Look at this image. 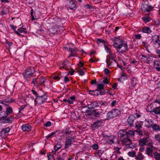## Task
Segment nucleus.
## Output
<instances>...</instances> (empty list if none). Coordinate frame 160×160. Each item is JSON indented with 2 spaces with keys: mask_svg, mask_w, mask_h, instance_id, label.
Segmentation results:
<instances>
[{
  "mask_svg": "<svg viewBox=\"0 0 160 160\" xmlns=\"http://www.w3.org/2000/svg\"><path fill=\"white\" fill-rule=\"evenodd\" d=\"M104 48L105 50L108 53V52L109 53L110 52H112L111 50L105 45H104Z\"/></svg>",
  "mask_w": 160,
  "mask_h": 160,
  "instance_id": "nucleus-50",
  "label": "nucleus"
},
{
  "mask_svg": "<svg viewBox=\"0 0 160 160\" xmlns=\"http://www.w3.org/2000/svg\"><path fill=\"white\" fill-rule=\"evenodd\" d=\"M8 115L5 111H2L0 112V120L2 121L6 119Z\"/></svg>",
  "mask_w": 160,
  "mask_h": 160,
  "instance_id": "nucleus-23",
  "label": "nucleus"
},
{
  "mask_svg": "<svg viewBox=\"0 0 160 160\" xmlns=\"http://www.w3.org/2000/svg\"><path fill=\"white\" fill-rule=\"evenodd\" d=\"M15 118L13 115H11L8 117L6 119H4V121H2V122L4 123H11L14 119Z\"/></svg>",
  "mask_w": 160,
  "mask_h": 160,
  "instance_id": "nucleus-15",
  "label": "nucleus"
},
{
  "mask_svg": "<svg viewBox=\"0 0 160 160\" xmlns=\"http://www.w3.org/2000/svg\"><path fill=\"white\" fill-rule=\"evenodd\" d=\"M152 41L154 45L158 44V47H160V40L158 35H154L152 38Z\"/></svg>",
  "mask_w": 160,
  "mask_h": 160,
  "instance_id": "nucleus-11",
  "label": "nucleus"
},
{
  "mask_svg": "<svg viewBox=\"0 0 160 160\" xmlns=\"http://www.w3.org/2000/svg\"><path fill=\"white\" fill-rule=\"evenodd\" d=\"M142 31L143 33L147 34H149L152 32L150 28L146 26H144L142 28Z\"/></svg>",
  "mask_w": 160,
  "mask_h": 160,
  "instance_id": "nucleus-25",
  "label": "nucleus"
},
{
  "mask_svg": "<svg viewBox=\"0 0 160 160\" xmlns=\"http://www.w3.org/2000/svg\"><path fill=\"white\" fill-rule=\"evenodd\" d=\"M97 87L98 89V90L104 89V85L102 84H99L97 85Z\"/></svg>",
  "mask_w": 160,
  "mask_h": 160,
  "instance_id": "nucleus-40",
  "label": "nucleus"
},
{
  "mask_svg": "<svg viewBox=\"0 0 160 160\" xmlns=\"http://www.w3.org/2000/svg\"><path fill=\"white\" fill-rule=\"evenodd\" d=\"M51 125V123L49 121L47 122L46 123L44 124V126L45 127H49Z\"/></svg>",
  "mask_w": 160,
  "mask_h": 160,
  "instance_id": "nucleus-57",
  "label": "nucleus"
},
{
  "mask_svg": "<svg viewBox=\"0 0 160 160\" xmlns=\"http://www.w3.org/2000/svg\"><path fill=\"white\" fill-rule=\"evenodd\" d=\"M99 104L103 107H105L107 106V103L105 102H103L102 101H99Z\"/></svg>",
  "mask_w": 160,
  "mask_h": 160,
  "instance_id": "nucleus-49",
  "label": "nucleus"
},
{
  "mask_svg": "<svg viewBox=\"0 0 160 160\" xmlns=\"http://www.w3.org/2000/svg\"><path fill=\"white\" fill-rule=\"evenodd\" d=\"M34 68L32 66L29 67L24 70L22 73L24 79L27 82L30 81V78L32 77L35 72Z\"/></svg>",
  "mask_w": 160,
  "mask_h": 160,
  "instance_id": "nucleus-3",
  "label": "nucleus"
},
{
  "mask_svg": "<svg viewBox=\"0 0 160 160\" xmlns=\"http://www.w3.org/2000/svg\"><path fill=\"white\" fill-rule=\"evenodd\" d=\"M33 9H32L31 11V15L32 17V21L36 19L35 18H34V17L33 15Z\"/></svg>",
  "mask_w": 160,
  "mask_h": 160,
  "instance_id": "nucleus-54",
  "label": "nucleus"
},
{
  "mask_svg": "<svg viewBox=\"0 0 160 160\" xmlns=\"http://www.w3.org/2000/svg\"><path fill=\"white\" fill-rule=\"evenodd\" d=\"M153 102L158 103L160 105V99H156Z\"/></svg>",
  "mask_w": 160,
  "mask_h": 160,
  "instance_id": "nucleus-63",
  "label": "nucleus"
},
{
  "mask_svg": "<svg viewBox=\"0 0 160 160\" xmlns=\"http://www.w3.org/2000/svg\"><path fill=\"white\" fill-rule=\"evenodd\" d=\"M136 152L135 151H131L129 152H128V155L131 157H134L136 156Z\"/></svg>",
  "mask_w": 160,
  "mask_h": 160,
  "instance_id": "nucleus-38",
  "label": "nucleus"
},
{
  "mask_svg": "<svg viewBox=\"0 0 160 160\" xmlns=\"http://www.w3.org/2000/svg\"><path fill=\"white\" fill-rule=\"evenodd\" d=\"M144 158V156L140 152H138L137 154L136 155L135 159L136 160H143Z\"/></svg>",
  "mask_w": 160,
  "mask_h": 160,
  "instance_id": "nucleus-24",
  "label": "nucleus"
},
{
  "mask_svg": "<svg viewBox=\"0 0 160 160\" xmlns=\"http://www.w3.org/2000/svg\"><path fill=\"white\" fill-rule=\"evenodd\" d=\"M156 53L158 55V57L160 58V50L158 49H156Z\"/></svg>",
  "mask_w": 160,
  "mask_h": 160,
  "instance_id": "nucleus-58",
  "label": "nucleus"
},
{
  "mask_svg": "<svg viewBox=\"0 0 160 160\" xmlns=\"http://www.w3.org/2000/svg\"><path fill=\"white\" fill-rule=\"evenodd\" d=\"M104 72L105 73H106V74H108L110 72V71L108 68H106L104 69Z\"/></svg>",
  "mask_w": 160,
  "mask_h": 160,
  "instance_id": "nucleus-59",
  "label": "nucleus"
},
{
  "mask_svg": "<svg viewBox=\"0 0 160 160\" xmlns=\"http://www.w3.org/2000/svg\"><path fill=\"white\" fill-rule=\"evenodd\" d=\"M39 85L45 86V82L47 81H48L49 80L46 77L42 76L39 78Z\"/></svg>",
  "mask_w": 160,
  "mask_h": 160,
  "instance_id": "nucleus-20",
  "label": "nucleus"
},
{
  "mask_svg": "<svg viewBox=\"0 0 160 160\" xmlns=\"http://www.w3.org/2000/svg\"><path fill=\"white\" fill-rule=\"evenodd\" d=\"M149 145L150 147H148L146 148V153L148 155H150L152 153L154 148L152 143H149Z\"/></svg>",
  "mask_w": 160,
  "mask_h": 160,
  "instance_id": "nucleus-21",
  "label": "nucleus"
},
{
  "mask_svg": "<svg viewBox=\"0 0 160 160\" xmlns=\"http://www.w3.org/2000/svg\"><path fill=\"white\" fill-rule=\"evenodd\" d=\"M102 154V152L101 150H99L96 152L95 153V156L96 157H101Z\"/></svg>",
  "mask_w": 160,
  "mask_h": 160,
  "instance_id": "nucleus-39",
  "label": "nucleus"
},
{
  "mask_svg": "<svg viewBox=\"0 0 160 160\" xmlns=\"http://www.w3.org/2000/svg\"><path fill=\"white\" fill-rule=\"evenodd\" d=\"M63 101L64 102H67L68 103L70 104H72L73 102L69 99H64Z\"/></svg>",
  "mask_w": 160,
  "mask_h": 160,
  "instance_id": "nucleus-51",
  "label": "nucleus"
},
{
  "mask_svg": "<svg viewBox=\"0 0 160 160\" xmlns=\"http://www.w3.org/2000/svg\"><path fill=\"white\" fill-rule=\"evenodd\" d=\"M148 112H150L151 114L155 115H160V106L154 108L151 111L148 110Z\"/></svg>",
  "mask_w": 160,
  "mask_h": 160,
  "instance_id": "nucleus-12",
  "label": "nucleus"
},
{
  "mask_svg": "<svg viewBox=\"0 0 160 160\" xmlns=\"http://www.w3.org/2000/svg\"><path fill=\"white\" fill-rule=\"evenodd\" d=\"M136 118L133 115H130L128 119V122L131 126L133 125V123Z\"/></svg>",
  "mask_w": 160,
  "mask_h": 160,
  "instance_id": "nucleus-17",
  "label": "nucleus"
},
{
  "mask_svg": "<svg viewBox=\"0 0 160 160\" xmlns=\"http://www.w3.org/2000/svg\"><path fill=\"white\" fill-rule=\"evenodd\" d=\"M32 83L36 87H38L39 85V83L38 82L37 78H34L32 79V81L31 82V84Z\"/></svg>",
  "mask_w": 160,
  "mask_h": 160,
  "instance_id": "nucleus-34",
  "label": "nucleus"
},
{
  "mask_svg": "<svg viewBox=\"0 0 160 160\" xmlns=\"http://www.w3.org/2000/svg\"><path fill=\"white\" fill-rule=\"evenodd\" d=\"M116 142L118 144H120L118 140L116 141L115 139H112L111 140H110L109 141V143L111 144H112L114 143H116Z\"/></svg>",
  "mask_w": 160,
  "mask_h": 160,
  "instance_id": "nucleus-43",
  "label": "nucleus"
},
{
  "mask_svg": "<svg viewBox=\"0 0 160 160\" xmlns=\"http://www.w3.org/2000/svg\"><path fill=\"white\" fill-rule=\"evenodd\" d=\"M32 127L28 124H24L22 126V129L24 132H29L31 130Z\"/></svg>",
  "mask_w": 160,
  "mask_h": 160,
  "instance_id": "nucleus-14",
  "label": "nucleus"
},
{
  "mask_svg": "<svg viewBox=\"0 0 160 160\" xmlns=\"http://www.w3.org/2000/svg\"><path fill=\"white\" fill-rule=\"evenodd\" d=\"M154 158L156 160H160V154L157 152H155L153 153Z\"/></svg>",
  "mask_w": 160,
  "mask_h": 160,
  "instance_id": "nucleus-35",
  "label": "nucleus"
},
{
  "mask_svg": "<svg viewBox=\"0 0 160 160\" xmlns=\"http://www.w3.org/2000/svg\"><path fill=\"white\" fill-rule=\"evenodd\" d=\"M69 66V63L68 62H64L60 66V68H63L67 70V68Z\"/></svg>",
  "mask_w": 160,
  "mask_h": 160,
  "instance_id": "nucleus-30",
  "label": "nucleus"
},
{
  "mask_svg": "<svg viewBox=\"0 0 160 160\" xmlns=\"http://www.w3.org/2000/svg\"><path fill=\"white\" fill-rule=\"evenodd\" d=\"M47 96L46 94H44L42 96H38L34 101L35 103V104H42L47 100Z\"/></svg>",
  "mask_w": 160,
  "mask_h": 160,
  "instance_id": "nucleus-5",
  "label": "nucleus"
},
{
  "mask_svg": "<svg viewBox=\"0 0 160 160\" xmlns=\"http://www.w3.org/2000/svg\"><path fill=\"white\" fill-rule=\"evenodd\" d=\"M97 41V42L98 43V44H100V43H101L103 44H104L105 42L104 40L101 38H98Z\"/></svg>",
  "mask_w": 160,
  "mask_h": 160,
  "instance_id": "nucleus-44",
  "label": "nucleus"
},
{
  "mask_svg": "<svg viewBox=\"0 0 160 160\" xmlns=\"http://www.w3.org/2000/svg\"><path fill=\"white\" fill-rule=\"evenodd\" d=\"M103 120H101L100 121H98L94 122L93 124L91 125V128L93 130H95L98 129L103 124Z\"/></svg>",
  "mask_w": 160,
  "mask_h": 160,
  "instance_id": "nucleus-9",
  "label": "nucleus"
},
{
  "mask_svg": "<svg viewBox=\"0 0 160 160\" xmlns=\"http://www.w3.org/2000/svg\"><path fill=\"white\" fill-rule=\"evenodd\" d=\"M75 137L68 136L65 139V148H68L71 146L73 142L75 141Z\"/></svg>",
  "mask_w": 160,
  "mask_h": 160,
  "instance_id": "nucleus-6",
  "label": "nucleus"
},
{
  "mask_svg": "<svg viewBox=\"0 0 160 160\" xmlns=\"http://www.w3.org/2000/svg\"><path fill=\"white\" fill-rule=\"evenodd\" d=\"M2 130L4 131L5 133H6L7 134L8 132H9L10 130V129L8 127L3 129Z\"/></svg>",
  "mask_w": 160,
  "mask_h": 160,
  "instance_id": "nucleus-55",
  "label": "nucleus"
},
{
  "mask_svg": "<svg viewBox=\"0 0 160 160\" xmlns=\"http://www.w3.org/2000/svg\"><path fill=\"white\" fill-rule=\"evenodd\" d=\"M143 124V122H141L139 123H137L135 125V126L138 129H140L142 128V125Z\"/></svg>",
  "mask_w": 160,
  "mask_h": 160,
  "instance_id": "nucleus-36",
  "label": "nucleus"
},
{
  "mask_svg": "<svg viewBox=\"0 0 160 160\" xmlns=\"http://www.w3.org/2000/svg\"><path fill=\"white\" fill-rule=\"evenodd\" d=\"M155 139L160 142V133L155 134L154 136Z\"/></svg>",
  "mask_w": 160,
  "mask_h": 160,
  "instance_id": "nucleus-42",
  "label": "nucleus"
},
{
  "mask_svg": "<svg viewBox=\"0 0 160 160\" xmlns=\"http://www.w3.org/2000/svg\"><path fill=\"white\" fill-rule=\"evenodd\" d=\"M78 72L80 75H83L84 74V71L81 69H79L78 70Z\"/></svg>",
  "mask_w": 160,
  "mask_h": 160,
  "instance_id": "nucleus-52",
  "label": "nucleus"
},
{
  "mask_svg": "<svg viewBox=\"0 0 160 160\" xmlns=\"http://www.w3.org/2000/svg\"><path fill=\"white\" fill-rule=\"evenodd\" d=\"M134 132L133 130H129L127 131L126 130L123 129L119 131L118 133V136L120 138L122 143H126L130 142V138H132L134 135Z\"/></svg>",
  "mask_w": 160,
  "mask_h": 160,
  "instance_id": "nucleus-2",
  "label": "nucleus"
},
{
  "mask_svg": "<svg viewBox=\"0 0 160 160\" xmlns=\"http://www.w3.org/2000/svg\"><path fill=\"white\" fill-rule=\"evenodd\" d=\"M154 7L155 8H160V2L154 5Z\"/></svg>",
  "mask_w": 160,
  "mask_h": 160,
  "instance_id": "nucleus-56",
  "label": "nucleus"
},
{
  "mask_svg": "<svg viewBox=\"0 0 160 160\" xmlns=\"http://www.w3.org/2000/svg\"><path fill=\"white\" fill-rule=\"evenodd\" d=\"M141 10L144 12H148L151 11L152 9V7L148 3H147L143 1L142 2V5L141 7Z\"/></svg>",
  "mask_w": 160,
  "mask_h": 160,
  "instance_id": "nucleus-7",
  "label": "nucleus"
},
{
  "mask_svg": "<svg viewBox=\"0 0 160 160\" xmlns=\"http://www.w3.org/2000/svg\"><path fill=\"white\" fill-rule=\"evenodd\" d=\"M141 56V58L144 59L145 60H148L147 57L146 56L145 54H142Z\"/></svg>",
  "mask_w": 160,
  "mask_h": 160,
  "instance_id": "nucleus-60",
  "label": "nucleus"
},
{
  "mask_svg": "<svg viewBox=\"0 0 160 160\" xmlns=\"http://www.w3.org/2000/svg\"><path fill=\"white\" fill-rule=\"evenodd\" d=\"M122 144L125 145V148H134L136 147L137 144L135 143H132L131 140H130V142H127L126 143H122Z\"/></svg>",
  "mask_w": 160,
  "mask_h": 160,
  "instance_id": "nucleus-10",
  "label": "nucleus"
},
{
  "mask_svg": "<svg viewBox=\"0 0 160 160\" xmlns=\"http://www.w3.org/2000/svg\"><path fill=\"white\" fill-rule=\"evenodd\" d=\"M153 124V122L151 119H146L144 121L145 126L147 128L151 127Z\"/></svg>",
  "mask_w": 160,
  "mask_h": 160,
  "instance_id": "nucleus-18",
  "label": "nucleus"
},
{
  "mask_svg": "<svg viewBox=\"0 0 160 160\" xmlns=\"http://www.w3.org/2000/svg\"><path fill=\"white\" fill-rule=\"evenodd\" d=\"M121 113L119 109H113L107 113V120L113 119L118 116L121 114Z\"/></svg>",
  "mask_w": 160,
  "mask_h": 160,
  "instance_id": "nucleus-4",
  "label": "nucleus"
},
{
  "mask_svg": "<svg viewBox=\"0 0 160 160\" xmlns=\"http://www.w3.org/2000/svg\"><path fill=\"white\" fill-rule=\"evenodd\" d=\"M116 103H117V101L116 100H113L111 103V106L112 107H113L115 105Z\"/></svg>",
  "mask_w": 160,
  "mask_h": 160,
  "instance_id": "nucleus-64",
  "label": "nucleus"
},
{
  "mask_svg": "<svg viewBox=\"0 0 160 160\" xmlns=\"http://www.w3.org/2000/svg\"><path fill=\"white\" fill-rule=\"evenodd\" d=\"M67 4L65 7L67 9H69L70 10L74 9L76 7V5L75 3V0H68L66 2Z\"/></svg>",
  "mask_w": 160,
  "mask_h": 160,
  "instance_id": "nucleus-8",
  "label": "nucleus"
},
{
  "mask_svg": "<svg viewBox=\"0 0 160 160\" xmlns=\"http://www.w3.org/2000/svg\"><path fill=\"white\" fill-rule=\"evenodd\" d=\"M152 129L155 131H158L160 130V128L156 124H153L152 126Z\"/></svg>",
  "mask_w": 160,
  "mask_h": 160,
  "instance_id": "nucleus-31",
  "label": "nucleus"
},
{
  "mask_svg": "<svg viewBox=\"0 0 160 160\" xmlns=\"http://www.w3.org/2000/svg\"><path fill=\"white\" fill-rule=\"evenodd\" d=\"M62 145L60 143H57L54 146V150L55 151H52V153L53 154H56V151L61 148Z\"/></svg>",
  "mask_w": 160,
  "mask_h": 160,
  "instance_id": "nucleus-26",
  "label": "nucleus"
},
{
  "mask_svg": "<svg viewBox=\"0 0 160 160\" xmlns=\"http://www.w3.org/2000/svg\"><path fill=\"white\" fill-rule=\"evenodd\" d=\"M10 27L12 29H13L15 32V33L17 34V35H19V36H21L22 35L19 33V32L16 31L15 29L17 28V27L16 26H13L12 25H10Z\"/></svg>",
  "mask_w": 160,
  "mask_h": 160,
  "instance_id": "nucleus-32",
  "label": "nucleus"
},
{
  "mask_svg": "<svg viewBox=\"0 0 160 160\" xmlns=\"http://www.w3.org/2000/svg\"><path fill=\"white\" fill-rule=\"evenodd\" d=\"M8 115L9 114H10L13 112V110L12 108L10 107H7L6 109V111L5 112Z\"/></svg>",
  "mask_w": 160,
  "mask_h": 160,
  "instance_id": "nucleus-33",
  "label": "nucleus"
},
{
  "mask_svg": "<svg viewBox=\"0 0 160 160\" xmlns=\"http://www.w3.org/2000/svg\"><path fill=\"white\" fill-rule=\"evenodd\" d=\"M154 66L158 71H160V60L154 61Z\"/></svg>",
  "mask_w": 160,
  "mask_h": 160,
  "instance_id": "nucleus-22",
  "label": "nucleus"
},
{
  "mask_svg": "<svg viewBox=\"0 0 160 160\" xmlns=\"http://www.w3.org/2000/svg\"><path fill=\"white\" fill-rule=\"evenodd\" d=\"M113 46L118 52L122 54L126 52L128 50L127 42L118 38H115L114 39Z\"/></svg>",
  "mask_w": 160,
  "mask_h": 160,
  "instance_id": "nucleus-1",
  "label": "nucleus"
},
{
  "mask_svg": "<svg viewBox=\"0 0 160 160\" xmlns=\"http://www.w3.org/2000/svg\"><path fill=\"white\" fill-rule=\"evenodd\" d=\"M88 108H93L95 107H98L99 105L97 101H94L90 102L88 104Z\"/></svg>",
  "mask_w": 160,
  "mask_h": 160,
  "instance_id": "nucleus-19",
  "label": "nucleus"
},
{
  "mask_svg": "<svg viewBox=\"0 0 160 160\" xmlns=\"http://www.w3.org/2000/svg\"><path fill=\"white\" fill-rule=\"evenodd\" d=\"M115 53H113L112 51L110 52L108 55L109 60L108 61H106L107 64H108L110 60L114 61L116 62V60L115 59Z\"/></svg>",
  "mask_w": 160,
  "mask_h": 160,
  "instance_id": "nucleus-16",
  "label": "nucleus"
},
{
  "mask_svg": "<svg viewBox=\"0 0 160 160\" xmlns=\"http://www.w3.org/2000/svg\"><path fill=\"white\" fill-rule=\"evenodd\" d=\"M7 135V133H5L4 131L2 130L1 132V137L2 138H4Z\"/></svg>",
  "mask_w": 160,
  "mask_h": 160,
  "instance_id": "nucleus-53",
  "label": "nucleus"
},
{
  "mask_svg": "<svg viewBox=\"0 0 160 160\" xmlns=\"http://www.w3.org/2000/svg\"><path fill=\"white\" fill-rule=\"evenodd\" d=\"M139 144L141 146L146 145H149V143L147 142L146 139H141L139 141Z\"/></svg>",
  "mask_w": 160,
  "mask_h": 160,
  "instance_id": "nucleus-27",
  "label": "nucleus"
},
{
  "mask_svg": "<svg viewBox=\"0 0 160 160\" xmlns=\"http://www.w3.org/2000/svg\"><path fill=\"white\" fill-rule=\"evenodd\" d=\"M18 31L19 33H24L25 34L27 33V32L26 30V28L23 26H22L21 27L19 28L18 29Z\"/></svg>",
  "mask_w": 160,
  "mask_h": 160,
  "instance_id": "nucleus-28",
  "label": "nucleus"
},
{
  "mask_svg": "<svg viewBox=\"0 0 160 160\" xmlns=\"http://www.w3.org/2000/svg\"><path fill=\"white\" fill-rule=\"evenodd\" d=\"M85 7L86 9H91L92 8V7L88 4H87L85 5Z\"/></svg>",
  "mask_w": 160,
  "mask_h": 160,
  "instance_id": "nucleus-61",
  "label": "nucleus"
},
{
  "mask_svg": "<svg viewBox=\"0 0 160 160\" xmlns=\"http://www.w3.org/2000/svg\"><path fill=\"white\" fill-rule=\"evenodd\" d=\"M32 93L36 96L37 98V97L39 96L38 94L37 93V92L35 91L34 90H32Z\"/></svg>",
  "mask_w": 160,
  "mask_h": 160,
  "instance_id": "nucleus-62",
  "label": "nucleus"
},
{
  "mask_svg": "<svg viewBox=\"0 0 160 160\" xmlns=\"http://www.w3.org/2000/svg\"><path fill=\"white\" fill-rule=\"evenodd\" d=\"M71 132V131L69 130V128L63 129L62 131V133L66 135H67L70 134Z\"/></svg>",
  "mask_w": 160,
  "mask_h": 160,
  "instance_id": "nucleus-29",
  "label": "nucleus"
},
{
  "mask_svg": "<svg viewBox=\"0 0 160 160\" xmlns=\"http://www.w3.org/2000/svg\"><path fill=\"white\" fill-rule=\"evenodd\" d=\"M92 147L93 150H97L99 148V146L97 144H95L92 145Z\"/></svg>",
  "mask_w": 160,
  "mask_h": 160,
  "instance_id": "nucleus-45",
  "label": "nucleus"
},
{
  "mask_svg": "<svg viewBox=\"0 0 160 160\" xmlns=\"http://www.w3.org/2000/svg\"><path fill=\"white\" fill-rule=\"evenodd\" d=\"M7 8L5 7H4L2 9V11L1 12V14L2 15H5L7 13L6 9Z\"/></svg>",
  "mask_w": 160,
  "mask_h": 160,
  "instance_id": "nucleus-47",
  "label": "nucleus"
},
{
  "mask_svg": "<svg viewBox=\"0 0 160 160\" xmlns=\"http://www.w3.org/2000/svg\"><path fill=\"white\" fill-rule=\"evenodd\" d=\"M98 93L101 95H104L105 92V90L104 89L98 90Z\"/></svg>",
  "mask_w": 160,
  "mask_h": 160,
  "instance_id": "nucleus-46",
  "label": "nucleus"
},
{
  "mask_svg": "<svg viewBox=\"0 0 160 160\" xmlns=\"http://www.w3.org/2000/svg\"><path fill=\"white\" fill-rule=\"evenodd\" d=\"M131 85L129 86V88L132 89L134 88L137 83V79L135 77H132L131 79Z\"/></svg>",
  "mask_w": 160,
  "mask_h": 160,
  "instance_id": "nucleus-13",
  "label": "nucleus"
},
{
  "mask_svg": "<svg viewBox=\"0 0 160 160\" xmlns=\"http://www.w3.org/2000/svg\"><path fill=\"white\" fill-rule=\"evenodd\" d=\"M26 106V105L21 106V107L19 108V112L20 113L22 111H23Z\"/></svg>",
  "mask_w": 160,
  "mask_h": 160,
  "instance_id": "nucleus-48",
  "label": "nucleus"
},
{
  "mask_svg": "<svg viewBox=\"0 0 160 160\" xmlns=\"http://www.w3.org/2000/svg\"><path fill=\"white\" fill-rule=\"evenodd\" d=\"M142 20L145 22H147L150 21V18L147 17H144L142 18Z\"/></svg>",
  "mask_w": 160,
  "mask_h": 160,
  "instance_id": "nucleus-41",
  "label": "nucleus"
},
{
  "mask_svg": "<svg viewBox=\"0 0 160 160\" xmlns=\"http://www.w3.org/2000/svg\"><path fill=\"white\" fill-rule=\"evenodd\" d=\"M94 116L96 117H99L100 116V113L101 112L98 111V110H95L93 112Z\"/></svg>",
  "mask_w": 160,
  "mask_h": 160,
  "instance_id": "nucleus-37",
  "label": "nucleus"
}]
</instances>
